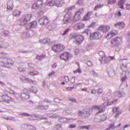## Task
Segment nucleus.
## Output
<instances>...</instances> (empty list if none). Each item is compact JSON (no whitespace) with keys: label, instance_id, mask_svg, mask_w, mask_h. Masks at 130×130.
I'll use <instances>...</instances> for the list:
<instances>
[{"label":"nucleus","instance_id":"f257e3e1","mask_svg":"<svg viewBox=\"0 0 130 130\" xmlns=\"http://www.w3.org/2000/svg\"><path fill=\"white\" fill-rule=\"evenodd\" d=\"M117 101H118V100H114L111 102L104 103L103 105L101 106H93L92 107V109H94V110H99L96 114H100V113H103V112L105 111V109H104V108H105V107H107V106H109L110 105L114 104V103H116V102H117Z\"/></svg>","mask_w":130,"mask_h":130},{"label":"nucleus","instance_id":"f03ea898","mask_svg":"<svg viewBox=\"0 0 130 130\" xmlns=\"http://www.w3.org/2000/svg\"><path fill=\"white\" fill-rule=\"evenodd\" d=\"M83 14H84V9L81 8L75 13L74 18L68 17L65 19V22L66 23H73V22L79 21V20H81V15H83Z\"/></svg>","mask_w":130,"mask_h":130},{"label":"nucleus","instance_id":"7ed1b4c3","mask_svg":"<svg viewBox=\"0 0 130 130\" xmlns=\"http://www.w3.org/2000/svg\"><path fill=\"white\" fill-rule=\"evenodd\" d=\"M121 42H122V38L121 37H117L111 40L110 45L112 47H115L116 51H120L119 45Z\"/></svg>","mask_w":130,"mask_h":130},{"label":"nucleus","instance_id":"20e7f679","mask_svg":"<svg viewBox=\"0 0 130 130\" xmlns=\"http://www.w3.org/2000/svg\"><path fill=\"white\" fill-rule=\"evenodd\" d=\"M85 32L87 35H89V33H90L89 39L90 40H99V39L102 37V35L98 31L90 32L91 31L88 29H85Z\"/></svg>","mask_w":130,"mask_h":130},{"label":"nucleus","instance_id":"39448f33","mask_svg":"<svg viewBox=\"0 0 130 130\" xmlns=\"http://www.w3.org/2000/svg\"><path fill=\"white\" fill-rule=\"evenodd\" d=\"M31 18H32L31 14H25L24 16L20 17L18 23L21 26H24L31 20Z\"/></svg>","mask_w":130,"mask_h":130},{"label":"nucleus","instance_id":"423d86ee","mask_svg":"<svg viewBox=\"0 0 130 130\" xmlns=\"http://www.w3.org/2000/svg\"><path fill=\"white\" fill-rule=\"evenodd\" d=\"M66 48L64 45L61 44H55L52 47V50L55 53H58V52H61L63 51Z\"/></svg>","mask_w":130,"mask_h":130},{"label":"nucleus","instance_id":"0eeeda50","mask_svg":"<svg viewBox=\"0 0 130 130\" xmlns=\"http://www.w3.org/2000/svg\"><path fill=\"white\" fill-rule=\"evenodd\" d=\"M73 57L72 54H70L69 52H64L60 56V58L62 60H64L65 61H68L71 58Z\"/></svg>","mask_w":130,"mask_h":130},{"label":"nucleus","instance_id":"6e6552de","mask_svg":"<svg viewBox=\"0 0 130 130\" xmlns=\"http://www.w3.org/2000/svg\"><path fill=\"white\" fill-rule=\"evenodd\" d=\"M98 31H101L103 33H106L110 30V25H100L98 28Z\"/></svg>","mask_w":130,"mask_h":130},{"label":"nucleus","instance_id":"1a4fd4ad","mask_svg":"<svg viewBox=\"0 0 130 130\" xmlns=\"http://www.w3.org/2000/svg\"><path fill=\"white\" fill-rule=\"evenodd\" d=\"M47 6H57L58 8L61 7L62 5H64V3L61 2L60 3H59V4H57L58 3H56V1H47L46 2Z\"/></svg>","mask_w":130,"mask_h":130},{"label":"nucleus","instance_id":"9d476101","mask_svg":"<svg viewBox=\"0 0 130 130\" xmlns=\"http://www.w3.org/2000/svg\"><path fill=\"white\" fill-rule=\"evenodd\" d=\"M20 97L21 99H24V100L29 99V98H30V96L29 95V90L26 89H23L20 95Z\"/></svg>","mask_w":130,"mask_h":130},{"label":"nucleus","instance_id":"9b49d317","mask_svg":"<svg viewBox=\"0 0 130 130\" xmlns=\"http://www.w3.org/2000/svg\"><path fill=\"white\" fill-rule=\"evenodd\" d=\"M43 6V1L42 0H38L32 5V9H39V8H41Z\"/></svg>","mask_w":130,"mask_h":130},{"label":"nucleus","instance_id":"f8f14e48","mask_svg":"<svg viewBox=\"0 0 130 130\" xmlns=\"http://www.w3.org/2000/svg\"><path fill=\"white\" fill-rule=\"evenodd\" d=\"M40 25H47L49 23V19L46 16H43L39 20Z\"/></svg>","mask_w":130,"mask_h":130},{"label":"nucleus","instance_id":"ddd939ff","mask_svg":"<svg viewBox=\"0 0 130 130\" xmlns=\"http://www.w3.org/2000/svg\"><path fill=\"white\" fill-rule=\"evenodd\" d=\"M117 34H118V31L117 30H112L107 35L106 38H107V39H110V38H112V37L116 36Z\"/></svg>","mask_w":130,"mask_h":130},{"label":"nucleus","instance_id":"4468645a","mask_svg":"<svg viewBox=\"0 0 130 130\" xmlns=\"http://www.w3.org/2000/svg\"><path fill=\"white\" fill-rule=\"evenodd\" d=\"M107 119V115L106 114L101 115L98 118H94V122H101V121H105Z\"/></svg>","mask_w":130,"mask_h":130},{"label":"nucleus","instance_id":"2eb2a0df","mask_svg":"<svg viewBox=\"0 0 130 130\" xmlns=\"http://www.w3.org/2000/svg\"><path fill=\"white\" fill-rule=\"evenodd\" d=\"M76 40V44L79 45L84 41V37L82 35H77L74 37Z\"/></svg>","mask_w":130,"mask_h":130},{"label":"nucleus","instance_id":"dca6fc26","mask_svg":"<svg viewBox=\"0 0 130 130\" xmlns=\"http://www.w3.org/2000/svg\"><path fill=\"white\" fill-rule=\"evenodd\" d=\"M1 99H2L3 102L6 103H10L11 101H13V98L7 94L2 95Z\"/></svg>","mask_w":130,"mask_h":130},{"label":"nucleus","instance_id":"f3484780","mask_svg":"<svg viewBox=\"0 0 130 130\" xmlns=\"http://www.w3.org/2000/svg\"><path fill=\"white\" fill-rule=\"evenodd\" d=\"M37 26V22L34 21L29 23H28L26 26V29H32V28H36V27Z\"/></svg>","mask_w":130,"mask_h":130},{"label":"nucleus","instance_id":"a211bd4d","mask_svg":"<svg viewBox=\"0 0 130 130\" xmlns=\"http://www.w3.org/2000/svg\"><path fill=\"white\" fill-rule=\"evenodd\" d=\"M85 27V24L82 22H80L73 26L74 30H80L83 29Z\"/></svg>","mask_w":130,"mask_h":130},{"label":"nucleus","instance_id":"6ab92c4d","mask_svg":"<svg viewBox=\"0 0 130 130\" xmlns=\"http://www.w3.org/2000/svg\"><path fill=\"white\" fill-rule=\"evenodd\" d=\"M114 113H116L115 117H118L121 114V112L118 109V108L115 107L113 109Z\"/></svg>","mask_w":130,"mask_h":130},{"label":"nucleus","instance_id":"aec40b11","mask_svg":"<svg viewBox=\"0 0 130 130\" xmlns=\"http://www.w3.org/2000/svg\"><path fill=\"white\" fill-rule=\"evenodd\" d=\"M22 14V12L20 11L19 9H15L13 11V15L15 17H20L21 14Z\"/></svg>","mask_w":130,"mask_h":130},{"label":"nucleus","instance_id":"412c9836","mask_svg":"<svg viewBox=\"0 0 130 130\" xmlns=\"http://www.w3.org/2000/svg\"><path fill=\"white\" fill-rule=\"evenodd\" d=\"M14 8V5H13V2L12 1H8L7 2V9L12 11Z\"/></svg>","mask_w":130,"mask_h":130},{"label":"nucleus","instance_id":"4be33fe9","mask_svg":"<svg viewBox=\"0 0 130 130\" xmlns=\"http://www.w3.org/2000/svg\"><path fill=\"white\" fill-rule=\"evenodd\" d=\"M114 26L115 27H119L120 29H122V28L124 27V23L122 22H117Z\"/></svg>","mask_w":130,"mask_h":130},{"label":"nucleus","instance_id":"5701e85b","mask_svg":"<svg viewBox=\"0 0 130 130\" xmlns=\"http://www.w3.org/2000/svg\"><path fill=\"white\" fill-rule=\"evenodd\" d=\"M39 73L38 71L36 70L31 71L28 73V75H29V76H31L32 77H34V76H37L39 75Z\"/></svg>","mask_w":130,"mask_h":130},{"label":"nucleus","instance_id":"b1692460","mask_svg":"<svg viewBox=\"0 0 130 130\" xmlns=\"http://www.w3.org/2000/svg\"><path fill=\"white\" fill-rule=\"evenodd\" d=\"M40 43H43L44 44H46L47 43H49L50 42V39L49 38H46L44 40H41L40 41Z\"/></svg>","mask_w":130,"mask_h":130},{"label":"nucleus","instance_id":"393cba45","mask_svg":"<svg viewBox=\"0 0 130 130\" xmlns=\"http://www.w3.org/2000/svg\"><path fill=\"white\" fill-rule=\"evenodd\" d=\"M104 7V4H99L95 6L93 9V11H97V10H100V9H102Z\"/></svg>","mask_w":130,"mask_h":130},{"label":"nucleus","instance_id":"a878e982","mask_svg":"<svg viewBox=\"0 0 130 130\" xmlns=\"http://www.w3.org/2000/svg\"><path fill=\"white\" fill-rule=\"evenodd\" d=\"M125 2V0H120L118 3V6L120 9H123V3Z\"/></svg>","mask_w":130,"mask_h":130},{"label":"nucleus","instance_id":"bb28decb","mask_svg":"<svg viewBox=\"0 0 130 130\" xmlns=\"http://www.w3.org/2000/svg\"><path fill=\"white\" fill-rule=\"evenodd\" d=\"M123 13V10H120L116 12L115 13V15L116 16H117V17H121V15H122Z\"/></svg>","mask_w":130,"mask_h":130},{"label":"nucleus","instance_id":"cd10ccee","mask_svg":"<svg viewBox=\"0 0 130 130\" xmlns=\"http://www.w3.org/2000/svg\"><path fill=\"white\" fill-rule=\"evenodd\" d=\"M27 129L28 130H36V127L31 125H28L27 126Z\"/></svg>","mask_w":130,"mask_h":130},{"label":"nucleus","instance_id":"c85d7f7f","mask_svg":"<svg viewBox=\"0 0 130 130\" xmlns=\"http://www.w3.org/2000/svg\"><path fill=\"white\" fill-rule=\"evenodd\" d=\"M99 54L102 58H105H105H106V57H105V53H104V52L100 51L99 53Z\"/></svg>","mask_w":130,"mask_h":130},{"label":"nucleus","instance_id":"c756f323","mask_svg":"<svg viewBox=\"0 0 130 130\" xmlns=\"http://www.w3.org/2000/svg\"><path fill=\"white\" fill-rule=\"evenodd\" d=\"M49 107L48 106H39V109L46 110L48 109Z\"/></svg>","mask_w":130,"mask_h":130},{"label":"nucleus","instance_id":"7c9ffc66","mask_svg":"<svg viewBox=\"0 0 130 130\" xmlns=\"http://www.w3.org/2000/svg\"><path fill=\"white\" fill-rule=\"evenodd\" d=\"M116 3V0H108V5H114Z\"/></svg>","mask_w":130,"mask_h":130},{"label":"nucleus","instance_id":"2f4dec72","mask_svg":"<svg viewBox=\"0 0 130 130\" xmlns=\"http://www.w3.org/2000/svg\"><path fill=\"white\" fill-rule=\"evenodd\" d=\"M85 113H86V111H84V112H82V111H79L78 112V115L80 116H84V117H86V115H85Z\"/></svg>","mask_w":130,"mask_h":130},{"label":"nucleus","instance_id":"473e14b6","mask_svg":"<svg viewBox=\"0 0 130 130\" xmlns=\"http://www.w3.org/2000/svg\"><path fill=\"white\" fill-rule=\"evenodd\" d=\"M90 125H86V126H82L80 127V128H82V129H90Z\"/></svg>","mask_w":130,"mask_h":130},{"label":"nucleus","instance_id":"72a5a7b5","mask_svg":"<svg viewBox=\"0 0 130 130\" xmlns=\"http://www.w3.org/2000/svg\"><path fill=\"white\" fill-rule=\"evenodd\" d=\"M3 118H4V119H6V120H13V118L12 117H6L5 116H3L2 117Z\"/></svg>","mask_w":130,"mask_h":130},{"label":"nucleus","instance_id":"f704fd0d","mask_svg":"<svg viewBox=\"0 0 130 130\" xmlns=\"http://www.w3.org/2000/svg\"><path fill=\"white\" fill-rule=\"evenodd\" d=\"M74 74H77L79 73V74H82V70H81V68H78V69L76 71H74L73 72Z\"/></svg>","mask_w":130,"mask_h":130},{"label":"nucleus","instance_id":"c9c22d12","mask_svg":"<svg viewBox=\"0 0 130 130\" xmlns=\"http://www.w3.org/2000/svg\"><path fill=\"white\" fill-rule=\"evenodd\" d=\"M106 60H113L114 59V56H109L108 58H105Z\"/></svg>","mask_w":130,"mask_h":130},{"label":"nucleus","instance_id":"e433bc0d","mask_svg":"<svg viewBox=\"0 0 130 130\" xmlns=\"http://www.w3.org/2000/svg\"><path fill=\"white\" fill-rule=\"evenodd\" d=\"M115 123H112L110 126L109 128H112V129H115L116 128V127L114 126Z\"/></svg>","mask_w":130,"mask_h":130},{"label":"nucleus","instance_id":"4c0bfd02","mask_svg":"<svg viewBox=\"0 0 130 130\" xmlns=\"http://www.w3.org/2000/svg\"><path fill=\"white\" fill-rule=\"evenodd\" d=\"M18 71L19 72H26V71L25 70V68L24 67H19L18 68Z\"/></svg>","mask_w":130,"mask_h":130},{"label":"nucleus","instance_id":"58836bf2","mask_svg":"<svg viewBox=\"0 0 130 130\" xmlns=\"http://www.w3.org/2000/svg\"><path fill=\"white\" fill-rule=\"evenodd\" d=\"M21 116H27L29 117L30 116V115L26 113H22L20 114Z\"/></svg>","mask_w":130,"mask_h":130},{"label":"nucleus","instance_id":"ea45409f","mask_svg":"<svg viewBox=\"0 0 130 130\" xmlns=\"http://www.w3.org/2000/svg\"><path fill=\"white\" fill-rule=\"evenodd\" d=\"M70 82L71 84H74L75 82H76V78H75V77H73L71 79Z\"/></svg>","mask_w":130,"mask_h":130},{"label":"nucleus","instance_id":"a19ab883","mask_svg":"<svg viewBox=\"0 0 130 130\" xmlns=\"http://www.w3.org/2000/svg\"><path fill=\"white\" fill-rule=\"evenodd\" d=\"M70 31H71V29H70L69 28H67L65 31H64L63 33L62 34V35H66V34H68V33H69V32H70Z\"/></svg>","mask_w":130,"mask_h":130},{"label":"nucleus","instance_id":"79ce46f5","mask_svg":"<svg viewBox=\"0 0 130 130\" xmlns=\"http://www.w3.org/2000/svg\"><path fill=\"white\" fill-rule=\"evenodd\" d=\"M88 20H90V17L85 15L83 17V21H88Z\"/></svg>","mask_w":130,"mask_h":130},{"label":"nucleus","instance_id":"37998d69","mask_svg":"<svg viewBox=\"0 0 130 130\" xmlns=\"http://www.w3.org/2000/svg\"><path fill=\"white\" fill-rule=\"evenodd\" d=\"M92 13H93V12H92V11H89V12H88L86 14V15L87 17H90V16H91Z\"/></svg>","mask_w":130,"mask_h":130},{"label":"nucleus","instance_id":"c03bdc74","mask_svg":"<svg viewBox=\"0 0 130 130\" xmlns=\"http://www.w3.org/2000/svg\"><path fill=\"white\" fill-rule=\"evenodd\" d=\"M86 64L88 66V67H92L93 66V63L90 61H88L86 63Z\"/></svg>","mask_w":130,"mask_h":130},{"label":"nucleus","instance_id":"a18cd8bd","mask_svg":"<svg viewBox=\"0 0 130 130\" xmlns=\"http://www.w3.org/2000/svg\"><path fill=\"white\" fill-rule=\"evenodd\" d=\"M64 82H66V83H67V82H69V77L65 76L64 77Z\"/></svg>","mask_w":130,"mask_h":130},{"label":"nucleus","instance_id":"49530a36","mask_svg":"<svg viewBox=\"0 0 130 130\" xmlns=\"http://www.w3.org/2000/svg\"><path fill=\"white\" fill-rule=\"evenodd\" d=\"M54 101L55 103H59L60 102V100L58 98H55L54 99Z\"/></svg>","mask_w":130,"mask_h":130},{"label":"nucleus","instance_id":"de8ad7c7","mask_svg":"<svg viewBox=\"0 0 130 130\" xmlns=\"http://www.w3.org/2000/svg\"><path fill=\"white\" fill-rule=\"evenodd\" d=\"M69 101H71V102H76V100L74 98H70L69 99Z\"/></svg>","mask_w":130,"mask_h":130},{"label":"nucleus","instance_id":"09e8293b","mask_svg":"<svg viewBox=\"0 0 130 130\" xmlns=\"http://www.w3.org/2000/svg\"><path fill=\"white\" fill-rule=\"evenodd\" d=\"M27 81L28 82V83H30V84H33L35 81H33L30 79L27 78Z\"/></svg>","mask_w":130,"mask_h":130},{"label":"nucleus","instance_id":"8fccbe9b","mask_svg":"<svg viewBox=\"0 0 130 130\" xmlns=\"http://www.w3.org/2000/svg\"><path fill=\"white\" fill-rule=\"evenodd\" d=\"M75 55H78L79 53H80V50L79 49H77L75 51Z\"/></svg>","mask_w":130,"mask_h":130},{"label":"nucleus","instance_id":"3c124183","mask_svg":"<svg viewBox=\"0 0 130 130\" xmlns=\"http://www.w3.org/2000/svg\"><path fill=\"white\" fill-rule=\"evenodd\" d=\"M72 89H75V87H67L66 88V90H67V91H72Z\"/></svg>","mask_w":130,"mask_h":130},{"label":"nucleus","instance_id":"603ef678","mask_svg":"<svg viewBox=\"0 0 130 130\" xmlns=\"http://www.w3.org/2000/svg\"><path fill=\"white\" fill-rule=\"evenodd\" d=\"M55 74V72L54 71H52L49 73L48 76L49 77H51V76H53Z\"/></svg>","mask_w":130,"mask_h":130},{"label":"nucleus","instance_id":"864d4df0","mask_svg":"<svg viewBox=\"0 0 130 130\" xmlns=\"http://www.w3.org/2000/svg\"><path fill=\"white\" fill-rule=\"evenodd\" d=\"M9 93L10 94H16V92H15V91L12 90V89H10V91H9Z\"/></svg>","mask_w":130,"mask_h":130},{"label":"nucleus","instance_id":"5fc2aeb1","mask_svg":"<svg viewBox=\"0 0 130 130\" xmlns=\"http://www.w3.org/2000/svg\"><path fill=\"white\" fill-rule=\"evenodd\" d=\"M69 128H75L76 127V125L71 124L69 126Z\"/></svg>","mask_w":130,"mask_h":130},{"label":"nucleus","instance_id":"6e6d98bb","mask_svg":"<svg viewBox=\"0 0 130 130\" xmlns=\"http://www.w3.org/2000/svg\"><path fill=\"white\" fill-rule=\"evenodd\" d=\"M102 92H103V90L101 88L99 89L98 90V94H101Z\"/></svg>","mask_w":130,"mask_h":130},{"label":"nucleus","instance_id":"4d7b16f0","mask_svg":"<svg viewBox=\"0 0 130 130\" xmlns=\"http://www.w3.org/2000/svg\"><path fill=\"white\" fill-rule=\"evenodd\" d=\"M37 59H38L39 60H42L41 59V55H37L36 57Z\"/></svg>","mask_w":130,"mask_h":130},{"label":"nucleus","instance_id":"13d9d810","mask_svg":"<svg viewBox=\"0 0 130 130\" xmlns=\"http://www.w3.org/2000/svg\"><path fill=\"white\" fill-rule=\"evenodd\" d=\"M126 79H127L126 76L122 77V82H124V81H125V80H126Z\"/></svg>","mask_w":130,"mask_h":130},{"label":"nucleus","instance_id":"bf43d9fd","mask_svg":"<svg viewBox=\"0 0 130 130\" xmlns=\"http://www.w3.org/2000/svg\"><path fill=\"white\" fill-rule=\"evenodd\" d=\"M96 90L93 89L91 91V94H96Z\"/></svg>","mask_w":130,"mask_h":130},{"label":"nucleus","instance_id":"052dcab7","mask_svg":"<svg viewBox=\"0 0 130 130\" xmlns=\"http://www.w3.org/2000/svg\"><path fill=\"white\" fill-rule=\"evenodd\" d=\"M46 56L45 55H41V58L42 59H43V58H45Z\"/></svg>","mask_w":130,"mask_h":130},{"label":"nucleus","instance_id":"680f3d73","mask_svg":"<svg viewBox=\"0 0 130 130\" xmlns=\"http://www.w3.org/2000/svg\"><path fill=\"white\" fill-rule=\"evenodd\" d=\"M45 102H46L47 103H50V101H49V100H48V99H46L44 100Z\"/></svg>","mask_w":130,"mask_h":130},{"label":"nucleus","instance_id":"e2e57ef3","mask_svg":"<svg viewBox=\"0 0 130 130\" xmlns=\"http://www.w3.org/2000/svg\"><path fill=\"white\" fill-rule=\"evenodd\" d=\"M32 65H33V64L32 63H29L28 64V66L30 68H32Z\"/></svg>","mask_w":130,"mask_h":130},{"label":"nucleus","instance_id":"0e129e2a","mask_svg":"<svg viewBox=\"0 0 130 130\" xmlns=\"http://www.w3.org/2000/svg\"><path fill=\"white\" fill-rule=\"evenodd\" d=\"M81 91H87V88H82L81 89Z\"/></svg>","mask_w":130,"mask_h":130},{"label":"nucleus","instance_id":"69168bd1","mask_svg":"<svg viewBox=\"0 0 130 130\" xmlns=\"http://www.w3.org/2000/svg\"><path fill=\"white\" fill-rule=\"evenodd\" d=\"M128 126H129L128 125H125V126H124V128H125V127H127Z\"/></svg>","mask_w":130,"mask_h":130},{"label":"nucleus","instance_id":"338daca9","mask_svg":"<svg viewBox=\"0 0 130 130\" xmlns=\"http://www.w3.org/2000/svg\"><path fill=\"white\" fill-rule=\"evenodd\" d=\"M0 84L1 85H5V83H4L3 82H2V81H0Z\"/></svg>","mask_w":130,"mask_h":130},{"label":"nucleus","instance_id":"774afa93","mask_svg":"<svg viewBox=\"0 0 130 130\" xmlns=\"http://www.w3.org/2000/svg\"><path fill=\"white\" fill-rule=\"evenodd\" d=\"M52 67H53V68H55V67H56L55 64H53Z\"/></svg>","mask_w":130,"mask_h":130}]
</instances>
